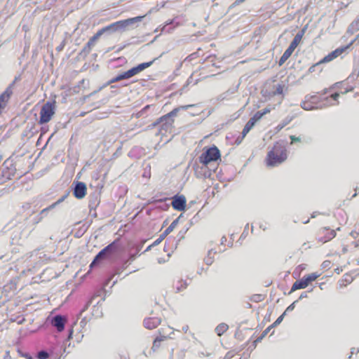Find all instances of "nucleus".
Masks as SVG:
<instances>
[{
	"label": "nucleus",
	"instance_id": "30",
	"mask_svg": "<svg viewBox=\"0 0 359 359\" xmlns=\"http://www.w3.org/2000/svg\"><path fill=\"white\" fill-rule=\"evenodd\" d=\"M163 341L162 338L156 337L154 342L152 346V349L154 351H155L161 345V342Z\"/></svg>",
	"mask_w": 359,
	"mask_h": 359
},
{
	"label": "nucleus",
	"instance_id": "55",
	"mask_svg": "<svg viewBox=\"0 0 359 359\" xmlns=\"http://www.w3.org/2000/svg\"><path fill=\"white\" fill-rule=\"evenodd\" d=\"M358 351L359 350L358 348H352L351 355H353L354 353H358ZM349 358H351V355H349Z\"/></svg>",
	"mask_w": 359,
	"mask_h": 359
},
{
	"label": "nucleus",
	"instance_id": "57",
	"mask_svg": "<svg viewBox=\"0 0 359 359\" xmlns=\"http://www.w3.org/2000/svg\"><path fill=\"white\" fill-rule=\"evenodd\" d=\"M226 242V238L225 236H222L221 238V245L225 244Z\"/></svg>",
	"mask_w": 359,
	"mask_h": 359
},
{
	"label": "nucleus",
	"instance_id": "58",
	"mask_svg": "<svg viewBox=\"0 0 359 359\" xmlns=\"http://www.w3.org/2000/svg\"><path fill=\"white\" fill-rule=\"evenodd\" d=\"M352 280L353 278L349 276H347V278H345V281L348 282V283H351Z\"/></svg>",
	"mask_w": 359,
	"mask_h": 359
},
{
	"label": "nucleus",
	"instance_id": "6",
	"mask_svg": "<svg viewBox=\"0 0 359 359\" xmlns=\"http://www.w3.org/2000/svg\"><path fill=\"white\" fill-rule=\"evenodd\" d=\"M54 114L55 102H47L41 109L39 123L44 124L49 122Z\"/></svg>",
	"mask_w": 359,
	"mask_h": 359
},
{
	"label": "nucleus",
	"instance_id": "4",
	"mask_svg": "<svg viewBox=\"0 0 359 359\" xmlns=\"http://www.w3.org/2000/svg\"><path fill=\"white\" fill-rule=\"evenodd\" d=\"M118 249V242L116 241H113L97 254L91 262L90 267L93 268L100 264L102 260L110 258L117 252Z\"/></svg>",
	"mask_w": 359,
	"mask_h": 359
},
{
	"label": "nucleus",
	"instance_id": "39",
	"mask_svg": "<svg viewBox=\"0 0 359 359\" xmlns=\"http://www.w3.org/2000/svg\"><path fill=\"white\" fill-rule=\"evenodd\" d=\"M137 251H139V250ZM137 253L138 252H137L136 254L131 255L128 259L125 262V265L128 266L130 264L136 259Z\"/></svg>",
	"mask_w": 359,
	"mask_h": 359
},
{
	"label": "nucleus",
	"instance_id": "61",
	"mask_svg": "<svg viewBox=\"0 0 359 359\" xmlns=\"http://www.w3.org/2000/svg\"><path fill=\"white\" fill-rule=\"evenodd\" d=\"M26 358H27V359H33V358H32V356L28 355H26Z\"/></svg>",
	"mask_w": 359,
	"mask_h": 359
},
{
	"label": "nucleus",
	"instance_id": "33",
	"mask_svg": "<svg viewBox=\"0 0 359 359\" xmlns=\"http://www.w3.org/2000/svg\"><path fill=\"white\" fill-rule=\"evenodd\" d=\"M168 235L163 231L159 237L153 243L152 245H157L162 242V241Z\"/></svg>",
	"mask_w": 359,
	"mask_h": 359
},
{
	"label": "nucleus",
	"instance_id": "8",
	"mask_svg": "<svg viewBox=\"0 0 359 359\" xmlns=\"http://www.w3.org/2000/svg\"><path fill=\"white\" fill-rule=\"evenodd\" d=\"M19 80H20V76H15L12 83H10L6 89L0 95V108L2 110L6 107L11 96L13 94V90L15 84Z\"/></svg>",
	"mask_w": 359,
	"mask_h": 359
},
{
	"label": "nucleus",
	"instance_id": "14",
	"mask_svg": "<svg viewBox=\"0 0 359 359\" xmlns=\"http://www.w3.org/2000/svg\"><path fill=\"white\" fill-rule=\"evenodd\" d=\"M66 318L61 315H56L51 320V325L57 329L58 332H62L65 329Z\"/></svg>",
	"mask_w": 359,
	"mask_h": 359
},
{
	"label": "nucleus",
	"instance_id": "3",
	"mask_svg": "<svg viewBox=\"0 0 359 359\" xmlns=\"http://www.w3.org/2000/svg\"><path fill=\"white\" fill-rule=\"evenodd\" d=\"M287 158V150L285 147L279 143H276L273 149L267 155V165L269 166H276Z\"/></svg>",
	"mask_w": 359,
	"mask_h": 359
},
{
	"label": "nucleus",
	"instance_id": "19",
	"mask_svg": "<svg viewBox=\"0 0 359 359\" xmlns=\"http://www.w3.org/2000/svg\"><path fill=\"white\" fill-rule=\"evenodd\" d=\"M255 125V124L249 119L243 129L241 137L242 139L246 136V135L250 132V130L254 127Z\"/></svg>",
	"mask_w": 359,
	"mask_h": 359
},
{
	"label": "nucleus",
	"instance_id": "2",
	"mask_svg": "<svg viewBox=\"0 0 359 359\" xmlns=\"http://www.w3.org/2000/svg\"><path fill=\"white\" fill-rule=\"evenodd\" d=\"M192 106L193 105L189 104L175 108L169 113L158 118L157 121L153 123V126H156L157 125H159V130L161 133H163V131L165 133H171L174 123L173 118L177 115L178 112L181 109H187L188 108Z\"/></svg>",
	"mask_w": 359,
	"mask_h": 359
},
{
	"label": "nucleus",
	"instance_id": "43",
	"mask_svg": "<svg viewBox=\"0 0 359 359\" xmlns=\"http://www.w3.org/2000/svg\"><path fill=\"white\" fill-rule=\"evenodd\" d=\"M253 302H261L262 299V296L261 294H255L252 296L251 299Z\"/></svg>",
	"mask_w": 359,
	"mask_h": 359
},
{
	"label": "nucleus",
	"instance_id": "59",
	"mask_svg": "<svg viewBox=\"0 0 359 359\" xmlns=\"http://www.w3.org/2000/svg\"><path fill=\"white\" fill-rule=\"evenodd\" d=\"M153 246H154V245H151L148 246V247L147 248V249L144 250V252H147V251L150 250H151V247H153Z\"/></svg>",
	"mask_w": 359,
	"mask_h": 359
},
{
	"label": "nucleus",
	"instance_id": "54",
	"mask_svg": "<svg viewBox=\"0 0 359 359\" xmlns=\"http://www.w3.org/2000/svg\"><path fill=\"white\" fill-rule=\"evenodd\" d=\"M269 112H270V109L268 108H265L263 111H261V114H262V116H264Z\"/></svg>",
	"mask_w": 359,
	"mask_h": 359
},
{
	"label": "nucleus",
	"instance_id": "37",
	"mask_svg": "<svg viewBox=\"0 0 359 359\" xmlns=\"http://www.w3.org/2000/svg\"><path fill=\"white\" fill-rule=\"evenodd\" d=\"M69 195V192L65 194V195H63L62 197H60L56 202L53 203V204H51L52 205H54V208L59 204H60L61 203H62L65 198L68 196Z\"/></svg>",
	"mask_w": 359,
	"mask_h": 359
},
{
	"label": "nucleus",
	"instance_id": "25",
	"mask_svg": "<svg viewBox=\"0 0 359 359\" xmlns=\"http://www.w3.org/2000/svg\"><path fill=\"white\" fill-rule=\"evenodd\" d=\"M358 29H359V20H354L350 25V26L348 27V31H351V32H353L357 31Z\"/></svg>",
	"mask_w": 359,
	"mask_h": 359
},
{
	"label": "nucleus",
	"instance_id": "49",
	"mask_svg": "<svg viewBox=\"0 0 359 359\" xmlns=\"http://www.w3.org/2000/svg\"><path fill=\"white\" fill-rule=\"evenodd\" d=\"M64 46H65V41H63L62 42V43L56 48V50L57 51H61L64 48Z\"/></svg>",
	"mask_w": 359,
	"mask_h": 359
},
{
	"label": "nucleus",
	"instance_id": "5",
	"mask_svg": "<svg viewBox=\"0 0 359 359\" xmlns=\"http://www.w3.org/2000/svg\"><path fill=\"white\" fill-rule=\"evenodd\" d=\"M220 158V151L216 146H212L207 149L199 156L201 163L207 165L212 161H216Z\"/></svg>",
	"mask_w": 359,
	"mask_h": 359
},
{
	"label": "nucleus",
	"instance_id": "52",
	"mask_svg": "<svg viewBox=\"0 0 359 359\" xmlns=\"http://www.w3.org/2000/svg\"><path fill=\"white\" fill-rule=\"evenodd\" d=\"M43 218V216L42 215H40V214H39L36 217V223H39V222H41L42 220V219Z\"/></svg>",
	"mask_w": 359,
	"mask_h": 359
},
{
	"label": "nucleus",
	"instance_id": "20",
	"mask_svg": "<svg viewBox=\"0 0 359 359\" xmlns=\"http://www.w3.org/2000/svg\"><path fill=\"white\" fill-rule=\"evenodd\" d=\"M229 328L226 323H220L215 328V332L218 336H222Z\"/></svg>",
	"mask_w": 359,
	"mask_h": 359
},
{
	"label": "nucleus",
	"instance_id": "12",
	"mask_svg": "<svg viewBox=\"0 0 359 359\" xmlns=\"http://www.w3.org/2000/svg\"><path fill=\"white\" fill-rule=\"evenodd\" d=\"M186 198L183 195L175 196L172 201V205L175 210L182 211L186 208Z\"/></svg>",
	"mask_w": 359,
	"mask_h": 359
},
{
	"label": "nucleus",
	"instance_id": "13",
	"mask_svg": "<svg viewBox=\"0 0 359 359\" xmlns=\"http://www.w3.org/2000/svg\"><path fill=\"white\" fill-rule=\"evenodd\" d=\"M101 36L99 34L98 32H97L87 42V43L83 48L80 55H83L84 56L88 55L92 50V48L95 46V42Z\"/></svg>",
	"mask_w": 359,
	"mask_h": 359
},
{
	"label": "nucleus",
	"instance_id": "42",
	"mask_svg": "<svg viewBox=\"0 0 359 359\" xmlns=\"http://www.w3.org/2000/svg\"><path fill=\"white\" fill-rule=\"evenodd\" d=\"M97 199L95 198L94 201H92L91 200L89 201V208L90 210L95 209L96 205H97Z\"/></svg>",
	"mask_w": 359,
	"mask_h": 359
},
{
	"label": "nucleus",
	"instance_id": "62",
	"mask_svg": "<svg viewBox=\"0 0 359 359\" xmlns=\"http://www.w3.org/2000/svg\"><path fill=\"white\" fill-rule=\"evenodd\" d=\"M95 296L93 297V298L90 299V301L89 302V303H91L92 301L95 299Z\"/></svg>",
	"mask_w": 359,
	"mask_h": 359
},
{
	"label": "nucleus",
	"instance_id": "48",
	"mask_svg": "<svg viewBox=\"0 0 359 359\" xmlns=\"http://www.w3.org/2000/svg\"><path fill=\"white\" fill-rule=\"evenodd\" d=\"M330 261H325L322 264V266L323 268L330 267Z\"/></svg>",
	"mask_w": 359,
	"mask_h": 359
},
{
	"label": "nucleus",
	"instance_id": "7",
	"mask_svg": "<svg viewBox=\"0 0 359 359\" xmlns=\"http://www.w3.org/2000/svg\"><path fill=\"white\" fill-rule=\"evenodd\" d=\"M319 276L320 274H318L317 273H312L311 274L304 276L302 278L295 281L293 283L290 293L297 290L306 288L309 283L316 280Z\"/></svg>",
	"mask_w": 359,
	"mask_h": 359
},
{
	"label": "nucleus",
	"instance_id": "41",
	"mask_svg": "<svg viewBox=\"0 0 359 359\" xmlns=\"http://www.w3.org/2000/svg\"><path fill=\"white\" fill-rule=\"evenodd\" d=\"M283 86L280 84H278L276 86V90L274 91L273 94L274 95H281V94H283Z\"/></svg>",
	"mask_w": 359,
	"mask_h": 359
},
{
	"label": "nucleus",
	"instance_id": "18",
	"mask_svg": "<svg viewBox=\"0 0 359 359\" xmlns=\"http://www.w3.org/2000/svg\"><path fill=\"white\" fill-rule=\"evenodd\" d=\"M183 217V215L181 214L177 219L172 221V222L170 224V226L164 231V232L168 235L170 233H171L173 229L177 226V225L179 223L180 219L181 217Z\"/></svg>",
	"mask_w": 359,
	"mask_h": 359
},
{
	"label": "nucleus",
	"instance_id": "31",
	"mask_svg": "<svg viewBox=\"0 0 359 359\" xmlns=\"http://www.w3.org/2000/svg\"><path fill=\"white\" fill-rule=\"evenodd\" d=\"M212 252V250H209L208 256L204 259L205 263L207 265H211L213 262V257H212L210 256Z\"/></svg>",
	"mask_w": 359,
	"mask_h": 359
},
{
	"label": "nucleus",
	"instance_id": "27",
	"mask_svg": "<svg viewBox=\"0 0 359 359\" xmlns=\"http://www.w3.org/2000/svg\"><path fill=\"white\" fill-rule=\"evenodd\" d=\"M262 114H261V111H257L255 115L250 118L251 121H252L255 124L259 121L262 118Z\"/></svg>",
	"mask_w": 359,
	"mask_h": 359
},
{
	"label": "nucleus",
	"instance_id": "50",
	"mask_svg": "<svg viewBox=\"0 0 359 359\" xmlns=\"http://www.w3.org/2000/svg\"><path fill=\"white\" fill-rule=\"evenodd\" d=\"M118 81H120L118 79H117V76L114 77L113 79H111V80H109L108 81V83L110 84V83H115V82H118Z\"/></svg>",
	"mask_w": 359,
	"mask_h": 359
},
{
	"label": "nucleus",
	"instance_id": "64",
	"mask_svg": "<svg viewBox=\"0 0 359 359\" xmlns=\"http://www.w3.org/2000/svg\"><path fill=\"white\" fill-rule=\"evenodd\" d=\"M356 195H357V193H355L352 197H355V196H356Z\"/></svg>",
	"mask_w": 359,
	"mask_h": 359
},
{
	"label": "nucleus",
	"instance_id": "21",
	"mask_svg": "<svg viewBox=\"0 0 359 359\" xmlns=\"http://www.w3.org/2000/svg\"><path fill=\"white\" fill-rule=\"evenodd\" d=\"M234 90H226V92L220 94L217 97V100L218 101H223L226 99L228 98V96L231 94H233L234 93Z\"/></svg>",
	"mask_w": 359,
	"mask_h": 359
},
{
	"label": "nucleus",
	"instance_id": "35",
	"mask_svg": "<svg viewBox=\"0 0 359 359\" xmlns=\"http://www.w3.org/2000/svg\"><path fill=\"white\" fill-rule=\"evenodd\" d=\"M53 208H54V205H49L48 207H47V208H44V209H43V210L40 212V213H39V214H40V215H42V216H43V217H46V216L48 215V212H49L50 210L53 209Z\"/></svg>",
	"mask_w": 359,
	"mask_h": 359
},
{
	"label": "nucleus",
	"instance_id": "29",
	"mask_svg": "<svg viewBox=\"0 0 359 359\" xmlns=\"http://www.w3.org/2000/svg\"><path fill=\"white\" fill-rule=\"evenodd\" d=\"M140 72V71L139 68L137 67V66L134 67L130 69L129 70H128V74L129 75L130 78L139 74Z\"/></svg>",
	"mask_w": 359,
	"mask_h": 359
},
{
	"label": "nucleus",
	"instance_id": "9",
	"mask_svg": "<svg viewBox=\"0 0 359 359\" xmlns=\"http://www.w3.org/2000/svg\"><path fill=\"white\" fill-rule=\"evenodd\" d=\"M357 39H358V36L355 39H354L353 41H351L348 45L343 46V47L338 48L336 50H334V51H332V53H329L327 55H326L321 60V62L322 63L328 62L332 61L334 58L337 57L342 53L346 51L347 49L350 48L351 46L353 44V43L357 40Z\"/></svg>",
	"mask_w": 359,
	"mask_h": 359
},
{
	"label": "nucleus",
	"instance_id": "45",
	"mask_svg": "<svg viewBox=\"0 0 359 359\" xmlns=\"http://www.w3.org/2000/svg\"><path fill=\"white\" fill-rule=\"evenodd\" d=\"M290 140H291V141H292V142H291V143H292V144L293 142H300V140H301L300 137H296V136H294V135H291V136L290 137Z\"/></svg>",
	"mask_w": 359,
	"mask_h": 359
},
{
	"label": "nucleus",
	"instance_id": "24",
	"mask_svg": "<svg viewBox=\"0 0 359 359\" xmlns=\"http://www.w3.org/2000/svg\"><path fill=\"white\" fill-rule=\"evenodd\" d=\"M156 59L150 61V62H143V63H141L137 66V67L139 68L140 72H142L143 70H144L145 69L149 67L152 64L153 62H154Z\"/></svg>",
	"mask_w": 359,
	"mask_h": 359
},
{
	"label": "nucleus",
	"instance_id": "47",
	"mask_svg": "<svg viewBox=\"0 0 359 359\" xmlns=\"http://www.w3.org/2000/svg\"><path fill=\"white\" fill-rule=\"evenodd\" d=\"M245 0H236L232 4L231 6H230V8L231 7H233L235 6H238L240 4L244 2Z\"/></svg>",
	"mask_w": 359,
	"mask_h": 359
},
{
	"label": "nucleus",
	"instance_id": "53",
	"mask_svg": "<svg viewBox=\"0 0 359 359\" xmlns=\"http://www.w3.org/2000/svg\"><path fill=\"white\" fill-rule=\"evenodd\" d=\"M308 296H307V292H304L301 294V295L299 296V299H302L304 298H306Z\"/></svg>",
	"mask_w": 359,
	"mask_h": 359
},
{
	"label": "nucleus",
	"instance_id": "51",
	"mask_svg": "<svg viewBox=\"0 0 359 359\" xmlns=\"http://www.w3.org/2000/svg\"><path fill=\"white\" fill-rule=\"evenodd\" d=\"M339 97V93H335L331 95L332 99L334 100H337Z\"/></svg>",
	"mask_w": 359,
	"mask_h": 359
},
{
	"label": "nucleus",
	"instance_id": "10",
	"mask_svg": "<svg viewBox=\"0 0 359 359\" xmlns=\"http://www.w3.org/2000/svg\"><path fill=\"white\" fill-rule=\"evenodd\" d=\"M297 39H293L292 42L290 43L289 47L285 50L282 56L280 57L279 61H278V65L282 66L286 60L291 56L294 49L297 48V46L299 45Z\"/></svg>",
	"mask_w": 359,
	"mask_h": 359
},
{
	"label": "nucleus",
	"instance_id": "56",
	"mask_svg": "<svg viewBox=\"0 0 359 359\" xmlns=\"http://www.w3.org/2000/svg\"><path fill=\"white\" fill-rule=\"evenodd\" d=\"M287 123H282V124H279L278 126H277V128L278 130H281L282 128H283L286 125H287Z\"/></svg>",
	"mask_w": 359,
	"mask_h": 359
},
{
	"label": "nucleus",
	"instance_id": "44",
	"mask_svg": "<svg viewBox=\"0 0 359 359\" xmlns=\"http://www.w3.org/2000/svg\"><path fill=\"white\" fill-rule=\"evenodd\" d=\"M298 300L294 301L292 304H291L285 311V313L288 311H292L294 309V304L296 302H297Z\"/></svg>",
	"mask_w": 359,
	"mask_h": 359
},
{
	"label": "nucleus",
	"instance_id": "34",
	"mask_svg": "<svg viewBox=\"0 0 359 359\" xmlns=\"http://www.w3.org/2000/svg\"><path fill=\"white\" fill-rule=\"evenodd\" d=\"M49 356V354L46 351H41L38 353L37 357L39 359H47Z\"/></svg>",
	"mask_w": 359,
	"mask_h": 359
},
{
	"label": "nucleus",
	"instance_id": "26",
	"mask_svg": "<svg viewBox=\"0 0 359 359\" xmlns=\"http://www.w3.org/2000/svg\"><path fill=\"white\" fill-rule=\"evenodd\" d=\"M272 328L269 326L265 330L263 331L262 334L256 339L255 343L261 342V341L265 337V336L269 332Z\"/></svg>",
	"mask_w": 359,
	"mask_h": 359
},
{
	"label": "nucleus",
	"instance_id": "36",
	"mask_svg": "<svg viewBox=\"0 0 359 359\" xmlns=\"http://www.w3.org/2000/svg\"><path fill=\"white\" fill-rule=\"evenodd\" d=\"M304 32H305V28H304L302 30H301L300 32H299L294 37L293 39H297V42L298 43H300L302 39V36L304 34Z\"/></svg>",
	"mask_w": 359,
	"mask_h": 359
},
{
	"label": "nucleus",
	"instance_id": "32",
	"mask_svg": "<svg viewBox=\"0 0 359 359\" xmlns=\"http://www.w3.org/2000/svg\"><path fill=\"white\" fill-rule=\"evenodd\" d=\"M285 315V312H284L282 315H280L276 321L270 325V327L273 328L278 325L283 320L284 316Z\"/></svg>",
	"mask_w": 359,
	"mask_h": 359
},
{
	"label": "nucleus",
	"instance_id": "23",
	"mask_svg": "<svg viewBox=\"0 0 359 359\" xmlns=\"http://www.w3.org/2000/svg\"><path fill=\"white\" fill-rule=\"evenodd\" d=\"M301 107L302 109H304V110H307V111H309V110H313V109H316V107L315 106H313L312 104L305 101V102H303L302 104H301Z\"/></svg>",
	"mask_w": 359,
	"mask_h": 359
},
{
	"label": "nucleus",
	"instance_id": "28",
	"mask_svg": "<svg viewBox=\"0 0 359 359\" xmlns=\"http://www.w3.org/2000/svg\"><path fill=\"white\" fill-rule=\"evenodd\" d=\"M140 72V71L139 68L137 67V66L134 67L130 69L129 70H128V74L129 75L130 78L139 74Z\"/></svg>",
	"mask_w": 359,
	"mask_h": 359
},
{
	"label": "nucleus",
	"instance_id": "22",
	"mask_svg": "<svg viewBox=\"0 0 359 359\" xmlns=\"http://www.w3.org/2000/svg\"><path fill=\"white\" fill-rule=\"evenodd\" d=\"M12 176H13V174H11L8 168H6V170H2V177L5 180H1L0 184H2L6 180H11Z\"/></svg>",
	"mask_w": 359,
	"mask_h": 359
},
{
	"label": "nucleus",
	"instance_id": "63",
	"mask_svg": "<svg viewBox=\"0 0 359 359\" xmlns=\"http://www.w3.org/2000/svg\"><path fill=\"white\" fill-rule=\"evenodd\" d=\"M327 89H325V90H324V93H323V94H326V93H327Z\"/></svg>",
	"mask_w": 359,
	"mask_h": 359
},
{
	"label": "nucleus",
	"instance_id": "15",
	"mask_svg": "<svg viewBox=\"0 0 359 359\" xmlns=\"http://www.w3.org/2000/svg\"><path fill=\"white\" fill-rule=\"evenodd\" d=\"M160 323L161 319L158 318H148L144 320V327L149 330H152L157 327Z\"/></svg>",
	"mask_w": 359,
	"mask_h": 359
},
{
	"label": "nucleus",
	"instance_id": "40",
	"mask_svg": "<svg viewBox=\"0 0 359 359\" xmlns=\"http://www.w3.org/2000/svg\"><path fill=\"white\" fill-rule=\"evenodd\" d=\"M323 63L321 62V60L317 63H316L315 65H312L311 67H309V72L312 73V72H314L316 71V68H318Z\"/></svg>",
	"mask_w": 359,
	"mask_h": 359
},
{
	"label": "nucleus",
	"instance_id": "16",
	"mask_svg": "<svg viewBox=\"0 0 359 359\" xmlns=\"http://www.w3.org/2000/svg\"><path fill=\"white\" fill-rule=\"evenodd\" d=\"M322 233L325 234L324 238H320V241L323 243H326L336 236V232L334 230H330L328 228H323L322 230Z\"/></svg>",
	"mask_w": 359,
	"mask_h": 359
},
{
	"label": "nucleus",
	"instance_id": "11",
	"mask_svg": "<svg viewBox=\"0 0 359 359\" xmlns=\"http://www.w3.org/2000/svg\"><path fill=\"white\" fill-rule=\"evenodd\" d=\"M74 184V187L73 188V194L74 196L78 198L81 199L85 197L86 194V185L84 182H76Z\"/></svg>",
	"mask_w": 359,
	"mask_h": 359
},
{
	"label": "nucleus",
	"instance_id": "38",
	"mask_svg": "<svg viewBox=\"0 0 359 359\" xmlns=\"http://www.w3.org/2000/svg\"><path fill=\"white\" fill-rule=\"evenodd\" d=\"M128 74V71L124 72L117 75V79H118L119 81L130 79L129 75Z\"/></svg>",
	"mask_w": 359,
	"mask_h": 359
},
{
	"label": "nucleus",
	"instance_id": "1",
	"mask_svg": "<svg viewBox=\"0 0 359 359\" xmlns=\"http://www.w3.org/2000/svg\"><path fill=\"white\" fill-rule=\"evenodd\" d=\"M144 16H137L123 20L116 21L106 27H102L97 32L100 36L106 34L110 35L114 32L124 31L126 27L133 25L136 22H141Z\"/></svg>",
	"mask_w": 359,
	"mask_h": 359
},
{
	"label": "nucleus",
	"instance_id": "17",
	"mask_svg": "<svg viewBox=\"0 0 359 359\" xmlns=\"http://www.w3.org/2000/svg\"><path fill=\"white\" fill-rule=\"evenodd\" d=\"M189 283L187 280H184L182 279L178 280L176 283H174V287L176 290V292H180L185 290Z\"/></svg>",
	"mask_w": 359,
	"mask_h": 359
},
{
	"label": "nucleus",
	"instance_id": "46",
	"mask_svg": "<svg viewBox=\"0 0 359 359\" xmlns=\"http://www.w3.org/2000/svg\"><path fill=\"white\" fill-rule=\"evenodd\" d=\"M150 105L145 106L138 114L137 116H140L143 113H144L148 109H149Z\"/></svg>",
	"mask_w": 359,
	"mask_h": 359
},
{
	"label": "nucleus",
	"instance_id": "60",
	"mask_svg": "<svg viewBox=\"0 0 359 359\" xmlns=\"http://www.w3.org/2000/svg\"><path fill=\"white\" fill-rule=\"evenodd\" d=\"M247 229H248V224H247V225L245 226L244 231H245L247 230ZM244 233H245V232H243V233H242V236H243Z\"/></svg>",
	"mask_w": 359,
	"mask_h": 359
}]
</instances>
